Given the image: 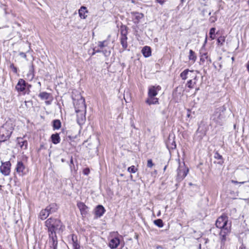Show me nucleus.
Returning <instances> with one entry per match:
<instances>
[{
  "mask_svg": "<svg viewBox=\"0 0 249 249\" xmlns=\"http://www.w3.org/2000/svg\"><path fill=\"white\" fill-rule=\"evenodd\" d=\"M57 238L49 239L50 249H57Z\"/></svg>",
  "mask_w": 249,
  "mask_h": 249,
  "instance_id": "nucleus-26",
  "label": "nucleus"
},
{
  "mask_svg": "<svg viewBox=\"0 0 249 249\" xmlns=\"http://www.w3.org/2000/svg\"><path fill=\"white\" fill-rule=\"evenodd\" d=\"M189 171V168L185 166L184 163L183 165H180L178 169V180L179 181L183 180L187 176Z\"/></svg>",
  "mask_w": 249,
  "mask_h": 249,
  "instance_id": "nucleus-7",
  "label": "nucleus"
},
{
  "mask_svg": "<svg viewBox=\"0 0 249 249\" xmlns=\"http://www.w3.org/2000/svg\"><path fill=\"white\" fill-rule=\"evenodd\" d=\"M225 41V37L224 36H220L217 39V42L221 45H222Z\"/></svg>",
  "mask_w": 249,
  "mask_h": 249,
  "instance_id": "nucleus-40",
  "label": "nucleus"
},
{
  "mask_svg": "<svg viewBox=\"0 0 249 249\" xmlns=\"http://www.w3.org/2000/svg\"><path fill=\"white\" fill-rule=\"evenodd\" d=\"M199 89V88H196V92H195V93H196V91H197Z\"/></svg>",
  "mask_w": 249,
  "mask_h": 249,
  "instance_id": "nucleus-50",
  "label": "nucleus"
},
{
  "mask_svg": "<svg viewBox=\"0 0 249 249\" xmlns=\"http://www.w3.org/2000/svg\"><path fill=\"white\" fill-rule=\"evenodd\" d=\"M215 28H212L210 30V38L211 40H213L215 38Z\"/></svg>",
  "mask_w": 249,
  "mask_h": 249,
  "instance_id": "nucleus-36",
  "label": "nucleus"
},
{
  "mask_svg": "<svg viewBox=\"0 0 249 249\" xmlns=\"http://www.w3.org/2000/svg\"><path fill=\"white\" fill-rule=\"evenodd\" d=\"M221 57H219V60H221Z\"/></svg>",
  "mask_w": 249,
  "mask_h": 249,
  "instance_id": "nucleus-57",
  "label": "nucleus"
},
{
  "mask_svg": "<svg viewBox=\"0 0 249 249\" xmlns=\"http://www.w3.org/2000/svg\"><path fill=\"white\" fill-rule=\"evenodd\" d=\"M16 170L17 173L20 176H22L26 174L25 171V166H24L23 163L21 161L18 162L17 165H16Z\"/></svg>",
  "mask_w": 249,
  "mask_h": 249,
  "instance_id": "nucleus-12",
  "label": "nucleus"
},
{
  "mask_svg": "<svg viewBox=\"0 0 249 249\" xmlns=\"http://www.w3.org/2000/svg\"><path fill=\"white\" fill-rule=\"evenodd\" d=\"M214 157L216 159L220 160H222V156L220 154H219L217 152H216L214 153Z\"/></svg>",
  "mask_w": 249,
  "mask_h": 249,
  "instance_id": "nucleus-41",
  "label": "nucleus"
},
{
  "mask_svg": "<svg viewBox=\"0 0 249 249\" xmlns=\"http://www.w3.org/2000/svg\"><path fill=\"white\" fill-rule=\"evenodd\" d=\"M161 90V87L160 86H151L148 88V95L150 96H156L158 92Z\"/></svg>",
  "mask_w": 249,
  "mask_h": 249,
  "instance_id": "nucleus-15",
  "label": "nucleus"
},
{
  "mask_svg": "<svg viewBox=\"0 0 249 249\" xmlns=\"http://www.w3.org/2000/svg\"><path fill=\"white\" fill-rule=\"evenodd\" d=\"M121 36H127V30L125 26H122L120 29Z\"/></svg>",
  "mask_w": 249,
  "mask_h": 249,
  "instance_id": "nucleus-35",
  "label": "nucleus"
},
{
  "mask_svg": "<svg viewBox=\"0 0 249 249\" xmlns=\"http://www.w3.org/2000/svg\"><path fill=\"white\" fill-rule=\"evenodd\" d=\"M61 123L59 120H54L53 121V129H58L61 127Z\"/></svg>",
  "mask_w": 249,
  "mask_h": 249,
  "instance_id": "nucleus-33",
  "label": "nucleus"
},
{
  "mask_svg": "<svg viewBox=\"0 0 249 249\" xmlns=\"http://www.w3.org/2000/svg\"><path fill=\"white\" fill-rule=\"evenodd\" d=\"M61 161H62V162H64V161H65L64 159H61Z\"/></svg>",
  "mask_w": 249,
  "mask_h": 249,
  "instance_id": "nucleus-53",
  "label": "nucleus"
},
{
  "mask_svg": "<svg viewBox=\"0 0 249 249\" xmlns=\"http://www.w3.org/2000/svg\"><path fill=\"white\" fill-rule=\"evenodd\" d=\"M45 226L48 232L49 239L57 238L56 232L62 231L64 228L60 220L53 217L46 220Z\"/></svg>",
  "mask_w": 249,
  "mask_h": 249,
  "instance_id": "nucleus-1",
  "label": "nucleus"
},
{
  "mask_svg": "<svg viewBox=\"0 0 249 249\" xmlns=\"http://www.w3.org/2000/svg\"><path fill=\"white\" fill-rule=\"evenodd\" d=\"M160 249H162V248H161V247H160V246H158V247H157V249H160Z\"/></svg>",
  "mask_w": 249,
  "mask_h": 249,
  "instance_id": "nucleus-54",
  "label": "nucleus"
},
{
  "mask_svg": "<svg viewBox=\"0 0 249 249\" xmlns=\"http://www.w3.org/2000/svg\"><path fill=\"white\" fill-rule=\"evenodd\" d=\"M207 36H206V38H205V43H204V45H205V43L207 42Z\"/></svg>",
  "mask_w": 249,
  "mask_h": 249,
  "instance_id": "nucleus-48",
  "label": "nucleus"
},
{
  "mask_svg": "<svg viewBox=\"0 0 249 249\" xmlns=\"http://www.w3.org/2000/svg\"><path fill=\"white\" fill-rule=\"evenodd\" d=\"M83 172H84V174L85 175H88V174H89V169H88V168H86V169H85L84 170Z\"/></svg>",
  "mask_w": 249,
  "mask_h": 249,
  "instance_id": "nucleus-45",
  "label": "nucleus"
},
{
  "mask_svg": "<svg viewBox=\"0 0 249 249\" xmlns=\"http://www.w3.org/2000/svg\"><path fill=\"white\" fill-rule=\"evenodd\" d=\"M74 106L76 112L79 111H86V106L85 105V99L82 97H80V99L74 100Z\"/></svg>",
  "mask_w": 249,
  "mask_h": 249,
  "instance_id": "nucleus-6",
  "label": "nucleus"
},
{
  "mask_svg": "<svg viewBox=\"0 0 249 249\" xmlns=\"http://www.w3.org/2000/svg\"><path fill=\"white\" fill-rule=\"evenodd\" d=\"M232 60H234V57H232Z\"/></svg>",
  "mask_w": 249,
  "mask_h": 249,
  "instance_id": "nucleus-58",
  "label": "nucleus"
},
{
  "mask_svg": "<svg viewBox=\"0 0 249 249\" xmlns=\"http://www.w3.org/2000/svg\"><path fill=\"white\" fill-rule=\"evenodd\" d=\"M192 71H190L189 69H185L180 74V77L182 80H185L188 78V74L189 72Z\"/></svg>",
  "mask_w": 249,
  "mask_h": 249,
  "instance_id": "nucleus-30",
  "label": "nucleus"
},
{
  "mask_svg": "<svg viewBox=\"0 0 249 249\" xmlns=\"http://www.w3.org/2000/svg\"><path fill=\"white\" fill-rule=\"evenodd\" d=\"M239 249H245V248L244 247H241L239 248Z\"/></svg>",
  "mask_w": 249,
  "mask_h": 249,
  "instance_id": "nucleus-51",
  "label": "nucleus"
},
{
  "mask_svg": "<svg viewBox=\"0 0 249 249\" xmlns=\"http://www.w3.org/2000/svg\"><path fill=\"white\" fill-rule=\"evenodd\" d=\"M50 213L47 210L46 208L45 209L42 210L39 214V218L42 220H45L46 219L50 214Z\"/></svg>",
  "mask_w": 249,
  "mask_h": 249,
  "instance_id": "nucleus-22",
  "label": "nucleus"
},
{
  "mask_svg": "<svg viewBox=\"0 0 249 249\" xmlns=\"http://www.w3.org/2000/svg\"><path fill=\"white\" fill-rule=\"evenodd\" d=\"M105 212V210L104 207L102 205H98L95 210V214L97 217H100L103 215Z\"/></svg>",
  "mask_w": 249,
  "mask_h": 249,
  "instance_id": "nucleus-20",
  "label": "nucleus"
},
{
  "mask_svg": "<svg viewBox=\"0 0 249 249\" xmlns=\"http://www.w3.org/2000/svg\"><path fill=\"white\" fill-rule=\"evenodd\" d=\"M137 168L134 165L128 168L127 171L131 173H135L137 171Z\"/></svg>",
  "mask_w": 249,
  "mask_h": 249,
  "instance_id": "nucleus-39",
  "label": "nucleus"
},
{
  "mask_svg": "<svg viewBox=\"0 0 249 249\" xmlns=\"http://www.w3.org/2000/svg\"><path fill=\"white\" fill-rule=\"evenodd\" d=\"M154 223L160 228H162L163 226V223L162 220L160 219L155 220L154 221Z\"/></svg>",
  "mask_w": 249,
  "mask_h": 249,
  "instance_id": "nucleus-37",
  "label": "nucleus"
},
{
  "mask_svg": "<svg viewBox=\"0 0 249 249\" xmlns=\"http://www.w3.org/2000/svg\"><path fill=\"white\" fill-rule=\"evenodd\" d=\"M196 56L195 54V53L192 50H190L189 51V59L192 61L194 63L196 60Z\"/></svg>",
  "mask_w": 249,
  "mask_h": 249,
  "instance_id": "nucleus-29",
  "label": "nucleus"
},
{
  "mask_svg": "<svg viewBox=\"0 0 249 249\" xmlns=\"http://www.w3.org/2000/svg\"><path fill=\"white\" fill-rule=\"evenodd\" d=\"M38 96L42 99V100H48L50 99H51V100H52V96L51 94L49 93L46 92H40ZM52 101H46L45 102V103L46 105H50Z\"/></svg>",
  "mask_w": 249,
  "mask_h": 249,
  "instance_id": "nucleus-16",
  "label": "nucleus"
},
{
  "mask_svg": "<svg viewBox=\"0 0 249 249\" xmlns=\"http://www.w3.org/2000/svg\"><path fill=\"white\" fill-rule=\"evenodd\" d=\"M226 110L224 106L217 108L213 114L212 116V119L217 124L222 125L223 119L224 118V112Z\"/></svg>",
  "mask_w": 249,
  "mask_h": 249,
  "instance_id": "nucleus-4",
  "label": "nucleus"
},
{
  "mask_svg": "<svg viewBox=\"0 0 249 249\" xmlns=\"http://www.w3.org/2000/svg\"><path fill=\"white\" fill-rule=\"evenodd\" d=\"M19 55H20V56H21V57H22L24 58H26V54L24 53L21 52L19 53Z\"/></svg>",
  "mask_w": 249,
  "mask_h": 249,
  "instance_id": "nucleus-46",
  "label": "nucleus"
},
{
  "mask_svg": "<svg viewBox=\"0 0 249 249\" xmlns=\"http://www.w3.org/2000/svg\"><path fill=\"white\" fill-rule=\"evenodd\" d=\"M46 208L50 213H52L55 212L57 211L58 207L56 203H53L50 204Z\"/></svg>",
  "mask_w": 249,
  "mask_h": 249,
  "instance_id": "nucleus-25",
  "label": "nucleus"
},
{
  "mask_svg": "<svg viewBox=\"0 0 249 249\" xmlns=\"http://www.w3.org/2000/svg\"><path fill=\"white\" fill-rule=\"evenodd\" d=\"M108 41L107 40L99 41L97 46H95L93 51H95V52L102 53L105 56H108L111 53L110 49L108 46Z\"/></svg>",
  "mask_w": 249,
  "mask_h": 249,
  "instance_id": "nucleus-3",
  "label": "nucleus"
},
{
  "mask_svg": "<svg viewBox=\"0 0 249 249\" xmlns=\"http://www.w3.org/2000/svg\"><path fill=\"white\" fill-rule=\"evenodd\" d=\"M76 237L74 236V235L72 236V246L74 249H80V246L79 244L77 243L76 240Z\"/></svg>",
  "mask_w": 249,
  "mask_h": 249,
  "instance_id": "nucleus-31",
  "label": "nucleus"
},
{
  "mask_svg": "<svg viewBox=\"0 0 249 249\" xmlns=\"http://www.w3.org/2000/svg\"><path fill=\"white\" fill-rule=\"evenodd\" d=\"M146 103L149 105L159 104V99L156 96L148 95V97L145 101Z\"/></svg>",
  "mask_w": 249,
  "mask_h": 249,
  "instance_id": "nucleus-18",
  "label": "nucleus"
},
{
  "mask_svg": "<svg viewBox=\"0 0 249 249\" xmlns=\"http://www.w3.org/2000/svg\"><path fill=\"white\" fill-rule=\"evenodd\" d=\"M153 166V163L151 159H149L147 161V166L151 168Z\"/></svg>",
  "mask_w": 249,
  "mask_h": 249,
  "instance_id": "nucleus-42",
  "label": "nucleus"
},
{
  "mask_svg": "<svg viewBox=\"0 0 249 249\" xmlns=\"http://www.w3.org/2000/svg\"><path fill=\"white\" fill-rule=\"evenodd\" d=\"M15 125L11 120L7 121L0 127V142H4L9 139L14 130Z\"/></svg>",
  "mask_w": 249,
  "mask_h": 249,
  "instance_id": "nucleus-2",
  "label": "nucleus"
},
{
  "mask_svg": "<svg viewBox=\"0 0 249 249\" xmlns=\"http://www.w3.org/2000/svg\"><path fill=\"white\" fill-rule=\"evenodd\" d=\"M142 53L145 57H148L151 55V50L150 47L145 46L142 50Z\"/></svg>",
  "mask_w": 249,
  "mask_h": 249,
  "instance_id": "nucleus-23",
  "label": "nucleus"
},
{
  "mask_svg": "<svg viewBox=\"0 0 249 249\" xmlns=\"http://www.w3.org/2000/svg\"><path fill=\"white\" fill-rule=\"evenodd\" d=\"M166 169V166H165L164 167V169H163V170H164V171H165Z\"/></svg>",
  "mask_w": 249,
  "mask_h": 249,
  "instance_id": "nucleus-55",
  "label": "nucleus"
},
{
  "mask_svg": "<svg viewBox=\"0 0 249 249\" xmlns=\"http://www.w3.org/2000/svg\"><path fill=\"white\" fill-rule=\"evenodd\" d=\"M121 43L124 49H125L127 47V36H121Z\"/></svg>",
  "mask_w": 249,
  "mask_h": 249,
  "instance_id": "nucleus-28",
  "label": "nucleus"
},
{
  "mask_svg": "<svg viewBox=\"0 0 249 249\" xmlns=\"http://www.w3.org/2000/svg\"><path fill=\"white\" fill-rule=\"evenodd\" d=\"M26 87V83L22 79H19L17 85L16 86V89L19 92H22L25 94V90Z\"/></svg>",
  "mask_w": 249,
  "mask_h": 249,
  "instance_id": "nucleus-10",
  "label": "nucleus"
},
{
  "mask_svg": "<svg viewBox=\"0 0 249 249\" xmlns=\"http://www.w3.org/2000/svg\"><path fill=\"white\" fill-rule=\"evenodd\" d=\"M209 20L211 23L214 22L216 20V18L215 17L212 16L210 18Z\"/></svg>",
  "mask_w": 249,
  "mask_h": 249,
  "instance_id": "nucleus-44",
  "label": "nucleus"
},
{
  "mask_svg": "<svg viewBox=\"0 0 249 249\" xmlns=\"http://www.w3.org/2000/svg\"><path fill=\"white\" fill-rule=\"evenodd\" d=\"M120 244V239L117 237H112L109 242L108 246L111 249H116Z\"/></svg>",
  "mask_w": 249,
  "mask_h": 249,
  "instance_id": "nucleus-11",
  "label": "nucleus"
},
{
  "mask_svg": "<svg viewBox=\"0 0 249 249\" xmlns=\"http://www.w3.org/2000/svg\"><path fill=\"white\" fill-rule=\"evenodd\" d=\"M27 77L29 80H32L34 77V67L32 65L28 71V73L27 74Z\"/></svg>",
  "mask_w": 249,
  "mask_h": 249,
  "instance_id": "nucleus-32",
  "label": "nucleus"
},
{
  "mask_svg": "<svg viewBox=\"0 0 249 249\" xmlns=\"http://www.w3.org/2000/svg\"><path fill=\"white\" fill-rule=\"evenodd\" d=\"M88 13L87 8L85 6H82L79 10V15L81 18L85 19L87 17L86 14Z\"/></svg>",
  "mask_w": 249,
  "mask_h": 249,
  "instance_id": "nucleus-24",
  "label": "nucleus"
},
{
  "mask_svg": "<svg viewBox=\"0 0 249 249\" xmlns=\"http://www.w3.org/2000/svg\"><path fill=\"white\" fill-rule=\"evenodd\" d=\"M71 163L73 164V160H72V157L71 158Z\"/></svg>",
  "mask_w": 249,
  "mask_h": 249,
  "instance_id": "nucleus-49",
  "label": "nucleus"
},
{
  "mask_svg": "<svg viewBox=\"0 0 249 249\" xmlns=\"http://www.w3.org/2000/svg\"><path fill=\"white\" fill-rule=\"evenodd\" d=\"M11 163L10 161L2 162L0 166V172L4 176H8L10 173Z\"/></svg>",
  "mask_w": 249,
  "mask_h": 249,
  "instance_id": "nucleus-9",
  "label": "nucleus"
},
{
  "mask_svg": "<svg viewBox=\"0 0 249 249\" xmlns=\"http://www.w3.org/2000/svg\"><path fill=\"white\" fill-rule=\"evenodd\" d=\"M199 56L200 64H204L206 61L208 65L212 63V60L205 48V45H203L199 51Z\"/></svg>",
  "mask_w": 249,
  "mask_h": 249,
  "instance_id": "nucleus-5",
  "label": "nucleus"
},
{
  "mask_svg": "<svg viewBox=\"0 0 249 249\" xmlns=\"http://www.w3.org/2000/svg\"><path fill=\"white\" fill-rule=\"evenodd\" d=\"M170 141L171 140L169 139L166 143L167 147L169 149H174L176 148V145L175 141H172L171 142Z\"/></svg>",
  "mask_w": 249,
  "mask_h": 249,
  "instance_id": "nucleus-34",
  "label": "nucleus"
},
{
  "mask_svg": "<svg viewBox=\"0 0 249 249\" xmlns=\"http://www.w3.org/2000/svg\"><path fill=\"white\" fill-rule=\"evenodd\" d=\"M143 17V15L139 12H131L130 18L135 24L138 23L141 19Z\"/></svg>",
  "mask_w": 249,
  "mask_h": 249,
  "instance_id": "nucleus-14",
  "label": "nucleus"
},
{
  "mask_svg": "<svg viewBox=\"0 0 249 249\" xmlns=\"http://www.w3.org/2000/svg\"><path fill=\"white\" fill-rule=\"evenodd\" d=\"M160 212H159V213H158V216H160Z\"/></svg>",
  "mask_w": 249,
  "mask_h": 249,
  "instance_id": "nucleus-56",
  "label": "nucleus"
},
{
  "mask_svg": "<svg viewBox=\"0 0 249 249\" xmlns=\"http://www.w3.org/2000/svg\"><path fill=\"white\" fill-rule=\"evenodd\" d=\"M97 53V52H95V51H93V53H92V55H94V54H95V53Z\"/></svg>",
  "mask_w": 249,
  "mask_h": 249,
  "instance_id": "nucleus-52",
  "label": "nucleus"
},
{
  "mask_svg": "<svg viewBox=\"0 0 249 249\" xmlns=\"http://www.w3.org/2000/svg\"><path fill=\"white\" fill-rule=\"evenodd\" d=\"M230 232V229L228 227L221 229L220 232V237L222 242H225L226 240L227 235Z\"/></svg>",
  "mask_w": 249,
  "mask_h": 249,
  "instance_id": "nucleus-17",
  "label": "nucleus"
},
{
  "mask_svg": "<svg viewBox=\"0 0 249 249\" xmlns=\"http://www.w3.org/2000/svg\"><path fill=\"white\" fill-rule=\"evenodd\" d=\"M77 206L80 211L81 214H86L88 212V207L82 202L77 203Z\"/></svg>",
  "mask_w": 249,
  "mask_h": 249,
  "instance_id": "nucleus-19",
  "label": "nucleus"
},
{
  "mask_svg": "<svg viewBox=\"0 0 249 249\" xmlns=\"http://www.w3.org/2000/svg\"><path fill=\"white\" fill-rule=\"evenodd\" d=\"M231 182L233 183V184H243L245 183L246 182L245 181L238 182L237 181H235V180H231Z\"/></svg>",
  "mask_w": 249,
  "mask_h": 249,
  "instance_id": "nucleus-43",
  "label": "nucleus"
},
{
  "mask_svg": "<svg viewBox=\"0 0 249 249\" xmlns=\"http://www.w3.org/2000/svg\"><path fill=\"white\" fill-rule=\"evenodd\" d=\"M77 114V123L81 125L83 124L86 121V111H79L76 112Z\"/></svg>",
  "mask_w": 249,
  "mask_h": 249,
  "instance_id": "nucleus-13",
  "label": "nucleus"
},
{
  "mask_svg": "<svg viewBox=\"0 0 249 249\" xmlns=\"http://www.w3.org/2000/svg\"><path fill=\"white\" fill-rule=\"evenodd\" d=\"M197 80V76L196 75L193 79L189 80L187 81L186 86L190 89L194 88Z\"/></svg>",
  "mask_w": 249,
  "mask_h": 249,
  "instance_id": "nucleus-21",
  "label": "nucleus"
},
{
  "mask_svg": "<svg viewBox=\"0 0 249 249\" xmlns=\"http://www.w3.org/2000/svg\"><path fill=\"white\" fill-rule=\"evenodd\" d=\"M52 141L53 143L56 144L60 142V138L58 133L53 134L51 136Z\"/></svg>",
  "mask_w": 249,
  "mask_h": 249,
  "instance_id": "nucleus-27",
  "label": "nucleus"
},
{
  "mask_svg": "<svg viewBox=\"0 0 249 249\" xmlns=\"http://www.w3.org/2000/svg\"><path fill=\"white\" fill-rule=\"evenodd\" d=\"M156 1L161 5L164 3V0H156Z\"/></svg>",
  "mask_w": 249,
  "mask_h": 249,
  "instance_id": "nucleus-47",
  "label": "nucleus"
},
{
  "mask_svg": "<svg viewBox=\"0 0 249 249\" xmlns=\"http://www.w3.org/2000/svg\"><path fill=\"white\" fill-rule=\"evenodd\" d=\"M211 12H210V13H209V15H211Z\"/></svg>",
  "mask_w": 249,
  "mask_h": 249,
  "instance_id": "nucleus-59",
  "label": "nucleus"
},
{
  "mask_svg": "<svg viewBox=\"0 0 249 249\" xmlns=\"http://www.w3.org/2000/svg\"><path fill=\"white\" fill-rule=\"evenodd\" d=\"M18 143L21 148L26 149L27 148L28 142L27 141H23L21 142L19 141Z\"/></svg>",
  "mask_w": 249,
  "mask_h": 249,
  "instance_id": "nucleus-38",
  "label": "nucleus"
},
{
  "mask_svg": "<svg viewBox=\"0 0 249 249\" xmlns=\"http://www.w3.org/2000/svg\"><path fill=\"white\" fill-rule=\"evenodd\" d=\"M228 217L225 215H222L219 217L215 222L216 227L221 229L227 227Z\"/></svg>",
  "mask_w": 249,
  "mask_h": 249,
  "instance_id": "nucleus-8",
  "label": "nucleus"
}]
</instances>
